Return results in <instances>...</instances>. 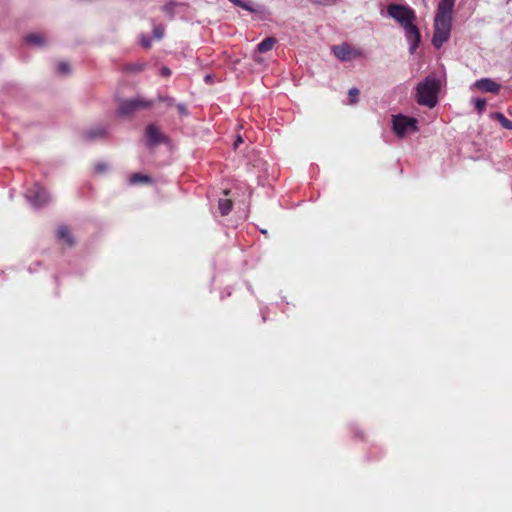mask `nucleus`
Here are the masks:
<instances>
[{"instance_id":"nucleus-1","label":"nucleus","mask_w":512,"mask_h":512,"mask_svg":"<svg viewBox=\"0 0 512 512\" xmlns=\"http://www.w3.org/2000/svg\"><path fill=\"white\" fill-rule=\"evenodd\" d=\"M388 15L403 27L405 38L409 43V52L414 54L421 40L420 31L414 21L416 19L415 11L408 5L392 3L387 7Z\"/></svg>"},{"instance_id":"nucleus-2","label":"nucleus","mask_w":512,"mask_h":512,"mask_svg":"<svg viewBox=\"0 0 512 512\" xmlns=\"http://www.w3.org/2000/svg\"><path fill=\"white\" fill-rule=\"evenodd\" d=\"M439 89V80L434 75L427 76L416 86V100L418 104L433 108L437 104Z\"/></svg>"},{"instance_id":"nucleus-3","label":"nucleus","mask_w":512,"mask_h":512,"mask_svg":"<svg viewBox=\"0 0 512 512\" xmlns=\"http://www.w3.org/2000/svg\"><path fill=\"white\" fill-rule=\"evenodd\" d=\"M391 123L392 131L399 138H403L418 131V120L415 117L400 113L392 115Z\"/></svg>"},{"instance_id":"nucleus-4","label":"nucleus","mask_w":512,"mask_h":512,"mask_svg":"<svg viewBox=\"0 0 512 512\" xmlns=\"http://www.w3.org/2000/svg\"><path fill=\"white\" fill-rule=\"evenodd\" d=\"M452 27V19L450 18H434V32L432 37V45L436 49H440L445 42L449 40Z\"/></svg>"},{"instance_id":"nucleus-5","label":"nucleus","mask_w":512,"mask_h":512,"mask_svg":"<svg viewBox=\"0 0 512 512\" xmlns=\"http://www.w3.org/2000/svg\"><path fill=\"white\" fill-rule=\"evenodd\" d=\"M152 100H146L143 97L137 96L130 99H122L117 108V114L122 117H128L139 109H147L153 105Z\"/></svg>"},{"instance_id":"nucleus-6","label":"nucleus","mask_w":512,"mask_h":512,"mask_svg":"<svg viewBox=\"0 0 512 512\" xmlns=\"http://www.w3.org/2000/svg\"><path fill=\"white\" fill-rule=\"evenodd\" d=\"M26 199L35 209H41L51 201L47 190L39 184H35L27 191Z\"/></svg>"},{"instance_id":"nucleus-7","label":"nucleus","mask_w":512,"mask_h":512,"mask_svg":"<svg viewBox=\"0 0 512 512\" xmlns=\"http://www.w3.org/2000/svg\"><path fill=\"white\" fill-rule=\"evenodd\" d=\"M145 139L146 145L149 148L155 147L159 144H167L169 142V138L163 134L159 127L154 123L148 124L145 128Z\"/></svg>"},{"instance_id":"nucleus-8","label":"nucleus","mask_w":512,"mask_h":512,"mask_svg":"<svg viewBox=\"0 0 512 512\" xmlns=\"http://www.w3.org/2000/svg\"><path fill=\"white\" fill-rule=\"evenodd\" d=\"M334 55L343 62L351 61L362 56V52L347 43L332 47Z\"/></svg>"},{"instance_id":"nucleus-9","label":"nucleus","mask_w":512,"mask_h":512,"mask_svg":"<svg viewBox=\"0 0 512 512\" xmlns=\"http://www.w3.org/2000/svg\"><path fill=\"white\" fill-rule=\"evenodd\" d=\"M109 134V125L98 124L91 127L84 133V137L88 141H96L104 139Z\"/></svg>"},{"instance_id":"nucleus-10","label":"nucleus","mask_w":512,"mask_h":512,"mask_svg":"<svg viewBox=\"0 0 512 512\" xmlns=\"http://www.w3.org/2000/svg\"><path fill=\"white\" fill-rule=\"evenodd\" d=\"M473 87L481 90L482 92L498 93L501 86L490 78H481L477 80Z\"/></svg>"},{"instance_id":"nucleus-11","label":"nucleus","mask_w":512,"mask_h":512,"mask_svg":"<svg viewBox=\"0 0 512 512\" xmlns=\"http://www.w3.org/2000/svg\"><path fill=\"white\" fill-rule=\"evenodd\" d=\"M455 0H440L435 17L452 19Z\"/></svg>"},{"instance_id":"nucleus-12","label":"nucleus","mask_w":512,"mask_h":512,"mask_svg":"<svg viewBox=\"0 0 512 512\" xmlns=\"http://www.w3.org/2000/svg\"><path fill=\"white\" fill-rule=\"evenodd\" d=\"M24 39L28 45L37 48L45 47L48 43L46 36L42 33H30Z\"/></svg>"},{"instance_id":"nucleus-13","label":"nucleus","mask_w":512,"mask_h":512,"mask_svg":"<svg viewBox=\"0 0 512 512\" xmlns=\"http://www.w3.org/2000/svg\"><path fill=\"white\" fill-rule=\"evenodd\" d=\"M56 237L61 243L66 244L69 247H72L75 244L74 237L72 236L69 228L65 225L60 226L56 230Z\"/></svg>"},{"instance_id":"nucleus-14","label":"nucleus","mask_w":512,"mask_h":512,"mask_svg":"<svg viewBox=\"0 0 512 512\" xmlns=\"http://www.w3.org/2000/svg\"><path fill=\"white\" fill-rule=\"evenodd\" d=\"M229 2H231L233 5L237 6V7H240L248 12H251V13H262L264 11V7L262 5H254L251 1L249 0H228Z\"/></svg>"},{"instance_id":"nucleus-15","label":"nucleus","mask_w":512,"mask_h":512,"mask_svg":"<svg viewBox=\"0 0 512 512\" xmlns=\"http://www.w3.org/2000/svg\"><path fill=\"white\" fill-rule=\"evenodd\" d=\"M152 182L153 179L150 176L141 173H134L129 177L130 185L151 184Z\"/></svg>"},{"instance_id":"nucleus-16","label":"nucleus","mask_w":512,"mask_h":512,"mask_svg":"<svg viewBox=\"0 0 512 512\" xmlns=\"http://www.w3.org/2000/svg\"><path fill=\"white\" fill-rule=\"evenodd\" d=\"M275 43H276V39L274 37H267V38L263 39L257 45V50L260 53H266V52L272 50V48L274 47Z\"/></svg>"},{"instance_id":"nucleus-17","label":"nucleus","mask_w":512,"mask_h":512,"mask_svg":"<svg viewBox=\"0 0 512 512\" xmlns=\"http://www.w3.org/2000/svg\"><path fill=\"white\" fill-rule=\"evenodd\" d=\"M180 3L175 1H169L165 5L162 6V11L170 18L173 19L176 14V8L180 6Z\"/></svg>"},{"instance_id":"nucleus-18","label":"nucleus","mask_w":512,"mask_h":512,"mask_svg":"<svg viewBox=\"0 0 512 512\" xmlns=\"http://www.w3.org/2000/svg\"><path fill=\"white\" fill-rule=\"evenodd\" d=\"M218 208L221 215L226 216L232 209V201L230 199H219Z\"/></svg>"},{"instance_id":"nucleus-19","label":"nucleus","mask_w":512,"mask_h":512,"mask_svg":"<svg viewBox=\"0 0 512 512\" xmlns=\"http://www.w3.org/2000/svg\"><path fill=\"white\" fill-rule=\"evenodd\" d=\"M493 118L498 120L503 128L512 130V121L506 118L501 112L493 113Z\"/></svg>"},{"instance_id":"nucleus-20","label":"nucleus","mask_w":512,"mask_h":512,"mask_svg":"<svg viewBox=\"0 0 512 512\" xmlns=\"http://www.w3.org/2000/svg\"><path fill=\"white\" fill-rule=\"evenodd\" d=\"M471 101L479 114H481L484 111L487 105V102L484 98H472Z\"/></svg>"},{"instance_id":"nucleus-21","label":"nucleus","mask_w":512,"mask_h":512,"mask_svg":"<svg viewBox=\"0 0 512 512\" xmlns=\"http://www.w3.org/2000/svg\"><path fill=\"white\" fill-rule=\"evenodd\" d=\"M359 90L356 87H352L348 91L349 103L355 104L358 102Z\"/></svg>"},{"instance_id":"nucleus-22","label":"nucleus","mask_w":512,"mask_h":512,"mask_svg":"<svg viewBox=\"0 0 512 512\" xmlns=\"http://www.w3.org/2000/svg\"><path fill=\"white\" fill-rule=\"evenodd\" d=\"M57 72L60 75H67L70 73V65L67 62H60L57 65Z\"/></svg>"},{"instance_id":"nucleus-23","label":"nucleus","mask_w":512,"mask_h":512,"mask_svg":"<svg viewBox=\"0 0 512 512\" xmlns=\"http://www.w3.org/2000/svg\"><path fill=\"white\" fill-rule=\"evenodd\" d=\"M165 28L162 25L155 26L153 29V37L160 40L164 36Z\"/></svg>"},{"instance_id":"nucleus-24","label":"nucleus","mask_w":512,"mask_h":512,"mask_svg":"<svg viewBox=\"0 0 512 512\" xmlns=\"http://www.w3.org/2000/svg\"><path fill=\"white\" fill-rule=\"evenodd\" d=\"M315 5H333L336 4L339 0H309Z\"/></svg>"},{"instance_id":"nucleus-25","label":"nucleus","mask_w":512,"mask_h":512,"mask_svg":"<svg viewBox=\"0 0 512 512\" xmlns=\"http://www.w3.org/2000/svg\"><path fill=\"white\" fill-rule=\"evenodd\" d=\"M158 100H159V101H161V102L166 103V105H167L168 107L173 106V105H174V102H175L174 98H172V97H170V96H159V97H158Z\"/></svg>"},{"instance_id":"nucleus-26","label":"nucleus","mask_w":512,"mask_h":512,"mask_svg":"<svg viewBox=\"0 0 512 512\" xmlns=\"http://www.w3.org/2000/svg\"><path fill=\"white\" fill-rule=\"evenodd\" d=\"M176 107H177V110H178L180 115L187 116L189 114L188 109H187L185 104L179 103V104H177Z\"/></svg>"},{"instance_id":"nucleus-27","label":"nucleus","mask_w":512,"mask_h":512,"mask_svg":"<svg viewBox=\"0 0 512 512\" xmlns=\"http://www.w3.org/2000/svg\"><path fill=\"white\" fill-rule=\"evenodd\" d=\"M108 168H109L108 164H106L104 162H99L95 166L96 171L99 172V173H103V172L107 171Z\"/></svg>"},{"instance_id":"nucleus-28","label":"nucleus","mask_w":512,"mask_h":512,"mask_svg":"<svg viewBox=\"0 0 512 512\" xmlns=\"http://www.w3.org/2000/svg\"><path fill=\"white\" fill-rule=\"evenodd\" d=\"M141 43L145 48H149L151 46V40L146 36H142Z\"/></svg>"},{"instance_id":"nucleus-29","label":"nucleus","mask_w":512,"mask_h":512,"mask_svg":"<svg viewBox=\"0 0 512 512\" xmlns=\"http://www.w3.org/2000/svg\"><path fill=\"white\" fill-rule=\"evenodd\" d=\"M160 74L164 77H168L171 75V70L168 67H162L160 70Z\"/></svg>"},{"instance_id":"nucleus-30","label":"nucleus","mask_w":512,"mask_h":512,"mask_svg":"<svg viewBox=\"0 0 512 512\" xmlns=\"http://www.w3.org/2000/svg\"><path fill=\"white\" fill-rule=\"evenodd\" d=\"M242 141H243L242 137L241 136H237V139H236V141L234 143V148L236 149L239 146V144L242 143Z\"/></svg>"},{"instance_id":"nucleus-31","label":"nucleus","mask_w":512,"mask_h":512,"mask_svg":"<svg viewBox=\"0 0 512 512\" xmlns=\"http://www.w3.org/2000/svg\"><path fill=\"white\" fill-rule=\"evenodd\" d=\"M260 312H261L262 319L265 322L267 320V313H266L265 309H261Z\"/></svg>"},{"instance_id":"nucleus-32","label":"nucleus","mask_w":512,"mask_h":512,"mask_svg":"<svg viewBox=\"0 0 512 512\" xmlns=\"http://www.w3.org/2000/svg\"><path fill=\"white\" fill-rule=\"evenodd\" d=\"M132 69H133V70L140 71V70L142 69V65H138V64H137V65H134V66L132 67Z\"/></svg>"},{"instance_id":"nucleus-33","label":"nucleus","mask_w":512,"mask_h":512,"mask_svg":"<svg viewBox=\"0 0 512 512\" xmlns=\"http://www.w3.org/2000/svg\"><path fill=\"white\" fill-rule=\"evenodd\" d=\"M211 80H212V77H211L210 75H206V76H205V82H206V83H210V82H211Z\"/></svg>"},{"instance_id":"nucleus-34","label":"nucleus","mask_w":512,"mask_h":512,"mask_svg":"<svg viewBox=\"0 0 512 512\" xmlns=\"http://www.w3.org/2000/svg\"><path fill=\"white\" fill-rule=\"evenodd\" d=\"M262 234H266L267 231L266 230H261Z\"/></svg>"}]
</instances>
